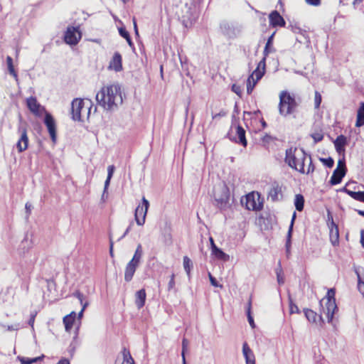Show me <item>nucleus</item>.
I'll list each match as a JSON object with an SVG mask.
<instances>
[{"label":"nucleus","instance_id":"f257e3e1","mask_svg":"<svg viewBox=\"0 0 364 364\" xmlns=\"http://www.w3.org/2000/svg\"><path fill=\"white\" fill-rule=\"evenodd\" d=\"M117 96L119 97L120 103L122 102V91L119 85H111L103 87L96 95V100L97 104L103 108L110 110L114 106Z\"/></svg>","mask_w":364,"mask_h":364},{"label":"nucleus","instance_id":"f03ea898","mask_svg":"<svg viewBox=\"0 0 364 364\" xmlns=\"http://www.w3.org/2000/svg\"><path fill=\"white\" fill-rule=\"evenodd\" d=\"M297 149L295 147L294 149L292 147L287 149L286 150V156L284 158V162L288 164V166L294 169L299 173L304 174L305 169V161L306 157L309 156V154L305 151L303 148H301V156L299 158L296 157L295 154V151Z\"/></svg>","mask_w":364,"mask_h":364},{"label":"nucleus","instance_id":"7ed1b4c3","mask_svg":"<svg viewBox=\"0 0 364 364\" xmlns=\"http://www.w3.org/2000/svg\"><path fill=\"white\" fill-rule=\"evenodd\" d=\"M298 104L294 96L287 91H282L279 95V112L283 117L291 114L295 111Z\"/></svg>","mask_w":364,"mask_h":364},{"label":"nucleus","instance_id":"20e7f679","mask_svg":"<svg viewBox=\"0 0 364 364\" xmlns=\"http://www.w3.org/2000/svg\"><path fill=\"white\" fill-rule=\"evenodd\" d=\"M230 198V188L225 182L223 181L218 185V191L214 195L215 205L221 210L229 208Z\"/></svg>","mask_w":364,"mask_h":364},{"label":"nucleus","instance_id":"39448f33","mask_svg":"<svg viewBox=\"0 0 364 364\" xmlns=\"http://www.w3.org/2000/svg\"><path fill=\"white\" fill-rule=\"evenodd\" d=\"M82 36L79 26H68L64 34V41L70 46H76Z\"/></svg>","mask_w":364,"mask_h":364},{"label":"nucleus","instance_id":"423d86ee","mask_svg":"<svg viewBox=\"0 0 364 364\" xmlns=\"http://www.w3.org/2000/svg\"><path fill=\"white\" fill-rule=\"evenodd\" d=\"M149 208V202L144 196L141 199V204H139L136 208L134 213V219L138 225H143L144 224Z\"/></svg>","mask_w":364,"mask_h":364},{"label":"nucleus","instance_id":"0eeeda50","mask_svg":"<svg viewBox=\"0 0 364 364\" xmlns=\"http://www.w3.org/2000/svg\"><path fill=\"white\" fill-rule=\"evenodd\" d=\"M43 123L48 129L51 141L53 143L55 144L57 141L56 122L53 116L49 112H46Z\"/></svg>","mask_w":364,"mask_h":364},{"label":"nucleus","instance_id":"6e6552de","mask_svg":"<svg viewBox=\"0 0 364 364\" xmlns=\"http://www.w3.org/2000/svg\"><path fill=\"white\" fill-rule=\"evenodd\" d=\"M220 28L222 33L230 39H233L237 37L241 30L240 28L236 26L233 23H229L228 21H223Z\"/></svg>","mask_w":364,"mask_h":364},{"label":"nucleus","instance_id":"1a4fd4ad","mask_svg":"<svg viewBox=\"0 0 364 364\" xmlns=\"http://www.w3.org/2000/svg\"><path fill=\"white\" fill-rule=\"evenodd\" d=\"M323 299L319 301V305L322 309L323 312L326 315L328 322L333 321L335 314L338 311L336 303L334 301H329L325 302V306L323 304Z\"/></svg>","mask_w":364,"mask_h":364},{"label":"nucleus","instance_id":"9d476101","mask_svg":"<svg viewBox=\"0 0 364 364\" xmlns=\"http://www.w3.org/2000/svg\"><path fill=\"white\" fill-rule=\"evenodd\" d=\"M85 107V102L82 99L75 98L71 103V118L74 121L82 122L81 117L82 109Z\"/></svg>","mask_w":364,"mask_h":364},{"label":"nucleus","instance_id":"9b49d317","mask_svg":"<svg viewBox=\"0 0 364 364\" xmlns=\"http://www.w3.org/2000/svg\"><path fill=\"white\" fill-rule=\"evenodd\" d=\"M26 105L30 112L38 117H41L42 113H44L45 114L46 112H48L45 107L42 106L37 101V99L35 97H30L27 98Z\"/></svg>","mask_w":364,"mask_h":364},{"label":"nucleus","instance_id":"f8f14e48","mask_svg":"<svg viewBox=\"0 0 364 364\" xmlns=\"http://www.w3.org/2000/svg\"><path fill=\"white\" fill-rule=\"evenodd\" d=\"M18 132L20 133L21 136L16 143V148L18 151L21 153L28 149L29 140L27 135V129L25 126L20 125Z\"/></svg>","mask_w":364,"mask_h":364},{"label":"nucleus","instance_id":"ddd939ff","mask_svg":"<svg viewBox=\"0 0 364 364\" xmlns=\"http://www.w3.org/2000/svg\"><path fill=\"white\" fill-rule=\"evenodd\" d=\"M245 133L246 132L244 128L241 125L238 124L236 127V134L237 136L232 137L230 133L228 132L227 134V137L229 138L232 141H234L237 144L242 145L244 147H246L247 145V141L246 139Z\"/></svg>","mask_w":364,"mask_h":364},{"label":"nucleus","instance_id":"4468645a","mask_svg":"<svg viewBox=\"0 0 364 364\" xmlns=\"http://www.w3.org/2000/svg\"><path fill=\"white\" fill-rule=\"evenodd\" d=\"M269 21L270 26L273 28L285 27L286 21L280 13L274 10L269 14Z\"/></svg>","mask_w":364,"mask_h":364},{"label":"nucleus","instance_id":"2eb2a0df","mask_svg":"<svg viewBox=\"0 0 364 364\" xmlns=\"http://www.w3.org/2000/svg\"><path fill=\"white\" fill-rule=\"evenodd\" d=\"M327 225L330 229L331 242L333 246H336L339 243V230L338 225L334 220L327 223Z\"/></svg>","mask_w":364,"mask_h":364},{"label":"nucleus","instance_id":"dca6fc26","mask_svg":"<svg viewBox=\"0 0 364 364\" xmlns=\"http://www.w3.org/2000/svg\"><path fill=\"white\" fill-rule=\"evenodd\" d=\"M347 168L345 169L336 168L330 178L329 183L331 186H336L341 183L343 178L347 173Z\"/></svg>","mask_w":364,"mask_h":364},{"label":"nucleus","instance_id":"f3484780","mask_svg":"<svg viewBox=\"0 0 364 364\" xmlns=\"http://www.w3.org/2000/svg\"><path fill=\"white\" fill-rule=\"evenodd\" d=\"M139 266V264L131 260L127 263L124 271V280L126 282H129L132 280L134 273Z\"/></svg>","mask_w":364,"mask_h":364},{"label":"nucleus","instance_id":"a211bd4d","mask_svg":"<svg viewBox=\"0 0 364 364\" xmlns=\"http://www.w3.org/2000/svg\"><path fill=\"white\" fill-rule=\"evenodd\" d=\"M109 68H112L115 72L122 70V57L119 52H115L109 62Z\"/></svg>","mask_w":364,"mask_h":364},{"label":"nucleus","instance_id":"6ab92c4d","mask_svg":"<svg viewBox=\"0 0 364 364\" xmlns=\"http://www.w3.org/2000/svg\"><path fill=\"white\" fill-rule=\"evenodd\" d=\"M242 354L245 359L246 364H255V356L247 342L242 345Z\"/></svg>","mask_w":364,"mask_h":364},{"label":"nucleus","instance_id":"aec40b11","mask_svg":"<svg viewBox=\"0 0 364 364\" xmlns=\"http://www.w3.org/2000/svg\"><path fill=\"white\" fill-rule=\"evenodd\" d=\"M279 195H280L281 198H282V188L278 183L274 182L269 191L268 197L271 198L272 201L276 202L279 200L278 197Z\"/></svg>","mask_w":364,"mask_h":364},{"label":"nucleus","instance_id":"412c9836","mask_svg":"<svg viewBox=\"0 0 364 364\" xmlns=\"http://www.w3.org/2000/svg\"><path fill=\"white\" fill-rule=\"evenodd\" d=\"M146 293L144 289H141L135 293V305L138 309H141L145 305Z\"/></svg>","mask_w":364,"mask_h":364},{"label":"nucleus","instance_id":"4be33fe9","mask_svg":"<svg viewBox=\"0 0 364 364\" xmlns=\"http://www.w3.org/2000/svg\"><path fill=\"white\" fill-rule=\"evenodd\" d=\"M211 255L214 258L223 262H227L230 259V256L218 247H216L211 250Z\"/></svg>","mask_w":364,"mask_h":364},{"label":"nucleus","instance_id":"5701e85b","mask_svg":"<svg viewBox=\"0 0 364 364\" xmlns=\"http://www.w3.org/2000/svg\"><path fill=\"white\" fill-rule=\"evenodd\" d=\"M276 34V31H274L267 38L264 50L263 55L265 56H268L269 53L275 51V49L273 48V42L274 38Z\"/></svg>","mask_w":364,"mask_h":364},{"label":"nucleus","instance_id":"b1692460","mask_svg":"<svg viewBox=\"0 0 364 364\" xmlns=\"http://www.w3.org/2000/svg\"><path fill=\"white\" fill-rule=\"evenodd\" d=\"M364 126V102H360L357 110L355 127H361Z\"/></svg>","mask_w":364,"mask_h":364},{"label":"nucleus","instance_id":"393cba45","mask_svg":"<svg viewBox=\"0 0 364 364\" xmlns=\"http://www.w3.org/2000/svg\"><path fill=\"white\" fill-rule=\"evenodd\" d=\"M304 196L301 193L296 194L294 200V205L295 206L296 210L299 212L303 211L304 208Z\"/></svg>","mask_w":364,"mask_h":364},{"label":"nucleus","instance_id":"a878e982","mask_svg":"<svg viewBox=\"0 0 364 364\" xmlns=\"http://www.w3.org/2000/svg\"><path fill=\"white\" fill-rule=\"evenodd\" d=\"M45 358L44 355H41L40 356L36 358H26L23 356H18V360L21 362V364H33L38 363L39 361H42Z\"/></svg>","mask_w":364,"mask_h":364},{"label":"nucleus","instance_id":"bb28decb","mask_svg":"<svg viewBox=\"0 0 364 364\" xmlns=\"http://www.w3.org/2000/svg\"><path fill=\"white\" fill-rule=\"evenodd\" d=\"M335 147H346L348 145L349 139L343 134L338 135L335 140L333 141Z\"/></svg>","mask_w":364,"mask_h":364},{"label":"nucleus","instance_id":"cd10ccee","mask_svg":"<svg viewBox=\"0 0 364 364\" xmlns=\"http://www.w3.org/2000/svg\"><path fill=\"white\" fill-rule=\"evenodd\" d=\"M252 296L250 297L249 301L247 304L246 314L247 317V321L250 325V326L254 328H255V323L252 315Z\"/></svg>","mask_w":364,"mask_h":364},{"label":"nucleus","instance_id":"c85d7f7f","mask_svg":"<svg viewBox=\"0 0 364 364\" xmlns=\"http://www.w3.org/2000/svg\"><path fill=\"white\" fill-rule=\"evenodd\" d=\"M303 312L304 314V316L311 323H316V318H317V314L308 308H304L303 309Z\"/></svg>","mask_w":364,"mask_h":364},{"label":"nucleus","instance_id":"c756f323","mask_svg":"<svg viewBox=\"0 0 364 364\" xmlns=\"http://www.w3.org/2000/svg\"><path fill=\"white\" fill-rule=\"evenodd\" d=\"M122 353L123 357V362L122 364H123L124 362H126L127 364H136L130 353V351L127 348H123Z\"/></svg>","mask_w":364,"mask_h":364},{"label":"nucleus","instance_id":"7c9ffc66","mask_svg":"<svg viewBox=\"0 0 364 364\" xmlns=\"http://www.w3.org/2000/svg\"><path fill=\"white\" fill-rule=\"evenodd\" d=\"M142 255H143L142 247H141V244H139L136 247V249L135 250V252H134V256L132 258L131 261H133L134 262L140 264Z\"/></svg>","mask_w":364,"mask_h":364},{"label":"nucleus","instance_id":"2f4dec72","mask_svg":"<svg viewBox=\"0 0 364 364\" xmlns=\"http://www.w3.org/2000/svg\"><path fill=\"white\" fill-rule=\"evenodd\" d=\"M288 300H289V314H301V311L298 306L294 302L291 295L289 294L288 295Z\"/></svg>","mask_w":364,"mask_h":364},{"label":"nucleus","instance_id":"473e14b6","mask_svg":"<svg viewBox=\"0 0 364 364\" xmlns=\"http://www.w3.org/2000/svg\"><path fill=\"white\" fill-rule=\"evenodd\" d=\"M6 63H7V67H8V70H9V73L13 75L16 80L18 79V75H17V73L16 71L14 69V64H13V59L11 56H7L6 58Z\"/></svg>","mask_w":364,"mask_h":364},{"label":"nucleus","instance_id":"72a5a7b5","mask_svg":"<svg viewBox=\"0 0 364 364\" xmlns=\"http://www.w3.org/2000/svg\"><path fill=\"white\" fill-rule=\"evenodd\" d=\"M183 267L188 277H190L191 269L193 267V263L188 256L183 257Z\"/></svg>","mask_w":364,"mask_h":364},{"label":"nucleus","instance_id":"f704fd0d","mask_svg":"<svg viewBox=\"0 0 364 364\" xmlns=\"http://www.w3.org/2000/svg\"><path fill=\"white\" fill-rule=\"evenodd\" d=\"M188 343H189V342H188V339H186V338H183L182 339L181 357H182V363H183V364L186 363V353L188 350Z\"/></svg>","mask_w":364,"mask_h":364},{"label":"nucleus","instance_id":"c9c22d12","mask_svg":"<svg viewBox=\"0 0 364 364\" xmlns=\"http://www.w3.org/2000/svg\"><path fill=\"white\" fill-rule=\"evenodd\" d=\"M349 196L355 200L364 203V191H353L349 193Z\"/></svg>","mask_w":364,"mask_h":364},{"label":"nucleus","instance_id":"e433bc0d","mask_svg":"<svg viewBox=\"0 0 364 364\" xmlns=\"http://www.w3.org/2000/svg\"><path fill=\"white\" fill-rule=\"evenodd\" d=\"M79 330V326H77L76 328V331H75V336L73 337V341L71 342V343L70 344L69 347H68V352L70 353L71 356H73L75 350V348L77 347V343H76V340H77V331Z\"/></svg>","mask_w":364,"mask_h":364},{"label":"nucleus","instance_id":"4c0bfd02","mask_svg":"<svg viewBox=\"0 0 364 364\" xmlns=\"http://www.w3.org/2000/svg\"><path fill=\"white\" fill-rule=\"evenodd\" d=\"M291 241H292V235H287L286 243H285V252H286V255H287V258H289L291 255Z\"/></svg>","mask_w":364,"mask_h":364},{"label":"nucleus","instance_id":"58836bf2","mask_svg":"<svg viewBox=\"0 0 364 364\" xmlns=\"http://www.w3.org/2000/svg\"><path fill=\"white\" fill-rule=\"evenodd\" d=\"M75 320L68 318V316L63 317V323L65 326V329L67 332L70 331L74 324Z\"/></svg>","mask_w":364,"mask_h":364},{"label":"nucleus","instance_id":"ea45409f","mask_svg":"<svg viewBox=\"0 0 364 364\" xmlns=\"http://www.w3.org/2000/svg\"><path fill=\"white\" fill-rule=\"evenodd\" d=\"M320 161L327 168H332L334 166V159L329 156L328 158H319Z\"/></svg>","mask_w":364,"mask_h":364},{"label":"nucleus","instance_id":"a19ab883","mask_svg":"<svg viewBox=\"0 0 364 364\" xmlns=\"http://www.w3.org/2000/svg\"><path fill=\"white\" fill-rule=\"evenodd\" d=\"M336 289L334 288H331L328 289L327 294L326 296L323 299V301L326 299V301H334L336 302Z\"/></svg>","mask_w":364,"mask_h":364},{"label":"nucleus","instance_id":"79ce46f5","mask_svg":"<svg viewBox=\"0 0 364 364\" xmlns=\"http://www.w3.org/2000/svg\"><path fill=\"white\" fill-rule=\"evenodd\" d=\"M278 266L279 267L275 269V272H276V274H277V282L279 284H282L284 283V279L282 276V266H281V262H279Z\"/></svg>","mask_w":364,"mask_h":364},{"label":"nucleus","instance_id":"37998d69","mask_svg":"<svg viewBox=\"0 0 364 364\" xmlns=\"http://www.w3.org/2000/svg\"><path fill=\"white\" fill-rule=\"evenodd\" d=\"M255 206H256V203L254 200L253 198H252L250 195H247L246 196V208L248 209V210H250V209H255Z\"/></svg>","mask_w":364,"mask_h":364},{"label":"nucleus","instance_id":"c03bdc74","mask_svg":"<svg viewBox=\"0 0 364 364\" xmlns=\"http://www.w3.org/2000/svg\"><path fill=\"white\" fill-rule=\"evenodd\" d=\"M252 78V75H250L247 78V92L248 95H250L255 86V85L257 84V82H256L254 79H253V83L252 84L251 83V81H250V79Z\"/></svg>","mask_w":364,"mask_h":364},{"label":"nucleus","instance_id":"a18cd8bd","mask_svg":"<svg viewBox=\"0 0 364 364\" xmlns=\"http://www.w3.org/2000/svg\"><path fill=\"white\" fill-rule=\"evenodd\" d=\"M264 73L265 70H260L259 68H257L250 75L252 77L255 75L256 77L255 80L258 82L264 76Z\"/></svg>","mask_w":364,"mask_h":364},{"label":"nucleus","instance_id":"49530a36","mask_svg":"<svg viewBox=\"0 0 364 364\" xmlns=\"http://www.w3.org/2000/svg\"><path fill=\"white\" fill-rule=\"evenodd\" d=\"M322 101V97L319 92H315L314 97V107L315 109H318Z\"/></svg>","mask_w":364,"mask_h":364},{"label":"nucleus","instance_id":"de8ad7c7","mask_svg":"<svg viewBox=\"0 0 364 364\" xmlns=\"http://www.w3.org/2000/svg\"><path fill=\"white\" fill-rule=\"evenodd\" d=\"M296 218V213L294 211L293 213L292 216H291V223H290V225L289 226V229H288L287 235H293L294 225V222H295Z\"/></svg>","mask_w":364,"mask_h":364},{"label":"nucleus","instance_id":"09e8293b","mask_svg":"<svg viewBox=\"0 0 364 364\" xmlns=\"http://www.w3.org/2000/svg\"><path fill=\"white\" fill-rule=\"evenodd\" d=\"M311 137L314 139V143L320 142L323 139V134L322 132H314L311 134Z\"/></svg>","mask_w":364,"mask_h":364},{"label":"nucleus","instance_id":"8fccbe9b","mask_svg":"<svg viewBox=\"0 0 364 364\" xmlns=\"http://www.w3.org/2000/svg\"><path fill=\"white\" fill-rule=\"evenodd\" d=\"M119 34L121 37L126 39L130 36L129 31L127 30L125 26H121L118 28Z\"/></svg>","mask_w":364,"mask_h":364},{"label":"nucleus","instance_id":"3c124183","mask_svg":"<svg viewBox=\"0 0 364 364\" xmlns=\"http://www.w3.org/2000/svg\"><path fill=\"white\" fill-rule=\"evenodd\" d=\"M209 280L210 284L215 287H223V285L220 284L218 281L216 279L215 277H213L210 273L208 274Z\"/></svg>","mask_w":364,"mask_h":364},{"label":"nucleus","instance_id":"603ef678","mask_svg":"<svg viewBox=\"0 0 364 364\" xmlns=\"http://www.w3.org/2000/svg\"><path fill=\"white\" fill-rule=\"evenodd\" d=\"M231 90L235 92L240 97H242V88L241 86L237 84H232L231 87Z\"/></svg>","mask_w":364,"mask_h":364},{"label":"nucleus","instance_id":"864d4df0","mask_svg":"<svg viewBox=\"0 0 364 364\" xmlns=\"http://www.w3.org/2000/svg\"><path fill=\"white\" fill-rule=\"evenodd\" d=\"M309 164L308 166L307 171H305L306 174L312 173L315 170V166L313 164L311 154H309Z\"/></svg>","mask_w":364,"mask_h":364},{"label":"nucleus","instance_id":"5fc2aeb1","mask_svg":"<svg viewBox=\"0 0 364 364\" xmlns=\"http://www.w3.org/2000/svg\"><path fill=\"white\" fill-rule=\"evenodd\" d=\"M345 168H347L346 165V158L345 156H341V158L338 161L336 168L345 169Z\"/></svg>","mask_w":364,"mask_h":364},{"label":"nucleus","instance_id":"6e6d98bb","mask_svg":"<svg viewBox=\"0 0 364 364\" xmlns=\"http://www.w3.org/2000/svg\"><path fill=\"white\" fill-rule=\"evenodd\" d=\"M175 279V274L173 273H172V274L171 275L170 280L168 284V291H171L175 287V279Z\"/></svg>","mask_w":364,"mask_h":364},{"label":"nucleus","instance_id":"4d7b16f0","mask_svg":"<svg viewBox=\"0 0 364 364\" xmlns=\"http://www.w3.org/2000/svg\"><path fill=\"white\" fill-rule=\"evenodd\" d=\"M73 296L78 299V300L80 302V304H82V301L84 300V295L82 293H81L80 291L77 290L73 293Z\"/></svg>","mask_w":364,"mask_h":364},{"label":"nucleus","instance_id":"13d9d810","mask_svg":"<svg viewBox=\"0 0 364 364\" xmlns=\"http://www.w3.org/2000/svg\"><path fill=\"white\" fill-rule=\"evenodd\" d=\"M32 208H33V205L30 203L27 202L25 205L26 219H28L29 215H31Z\"/></svg>","mask_w":364,"mask_h":364},{"label":"nucleus","instance_id":"bf43d9fd","mask_svg":"<svg viewBox=\"0 0 364 364\" xmlns=\"http://www.w3.org/2000/svg\"><path fill=\"white\" fill-rule=\"evenodd\" d=\"M289 28H290L291 31L295 33H299L301 32V28L299 26H297L296 24H295V25L290 24L289 26Z\"/></svg>","mask_w":364,"mask_h":364},{"label":"nucleus","instance_id":"052dcab7","mask_svg":"<svg viewBox=\"0 0 364 364\" xmlns=\"http://www.w3.org/2000/svg\"><path fill=\"white\" fill-rule=\"evenodd\" d=\"M114 170H115V167H114V165H110V166H108V168H107V177H109V178H112L114 172Z\"/></svg>","mask_w":364,"mask_h":364},{"label":"nucleus","instance_id":"680f3d73","mask_svg":"<svg viewBox=\"0 0 364 364\" xmlns=\"http://www.w3.org/2000/svg\"><path fill=\"white\" fill-rule=\"evenodd\" d=\"M4 328H6L7 331H17L19 328V324L16 325H2Z\"/></svg>","mask_w":364,"mask_h":364},{"label":"nucleus","instance_id":"e2e57ef3","mask_svg":"<svg viewBox=\"0 0 364 364\" xmlns=\"http://www.w3.org/2000/svg\"><path fill=\"white\" fill-rule=\"evenodd\" d=\"M335 149L339 156H345L346 147L337 146Z\"/></svg>","mask_w":364,"mask_h":364},{"label":"nucleus","instance_id":"0e129e2a","mask_svg":"<svg viewBox=\"0 0 364 364\" xmlns=\"http://www.w3.org/2000/svg\"><path fill=\"white\" fill-rule=\"evenodd\" d=\"M272 136L268 134H265V135L262 138V141L264 144H269L271 141H272Z\"/></svg>","mask_w":364,"mask_h":364},{"label":"nucleus","instance_id":"69168bd1","mask_svg":"<svg viewBox=\"0 0 364 364\" xmlns=\"http://www.w3.org/2000/svg\"><path fill=\"white\" fill-rule=\"evenodd\" d=\"M306 2L311 6H318L321 4V0H305Z\"/></svg>","mask_w":364,"mask_h":364},{"label":"nucleus","instance_id":"338daca9","mask_svg":"<svg viewBox=\"0 0 364 364\" xmlns=\"http://www.w3.org/2000/svg\"><path fill=\"white\" fill-rule=\"evenodd\" d=\"M133 225H134V223H133V221H132L130 223L129 225L128 226V228L126 229V230L124 232V234L118 239V241L121 240L122 238H124L129 232V231L131 230L132 227L133 226Z\"/></svg>","mask_w":364,"mask_h":364},{"label":"nucleus","instance_id":"774afa93","mask_svg":"<svg viewBox=\"0 0 364 364\" xmlns=\"http://www.w3.org/2000/svg\"><path fill=\"white\" fill-rule=\"evenodd\" d=\"M36 316V312L31 314L30 318H29V320L28 321V324L29 326H31V327H33Z\"/></svg>","mask_w":364,"mask_h":364}]
</instances>
